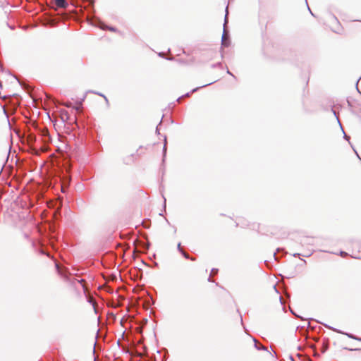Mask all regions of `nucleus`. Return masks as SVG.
I'll list each match as a JSON object with an SVG mask.
<instances>
[{"instance_id": "nucleus-28", "label": "nucleus", "mask_w": 361, "mask_h": 361, "mask_svg": "<svg viewBox=\"0 0 361 361\" xmlns=\"http://www.w3.org/2000/svg\"><path fill=\"white\" fill-rule=\"evenodd\" d=\"M308 9H309V11H310V12L311 15L314 16L313 13L311 11V10H310V8L309 7H308Z\"/></svg>"}, {"instance_id": "nucleus-14", "label": "nucleus", "mask_w": 361, "mask_h": 361, "mask_svg": "<svg viewBox=\"0 0 361 361\" xmlns=\"http://www.w3.org/2000/svg\"><path fill=\"white\" fill-rule=\"evenodd\" d=\"M177 248H178V250L180 252H182L183 251V249H182V247H181V244H180V243H179L178 244V245H177Z\"/></svg>"}, {"instance_id": "nucleus-3", "label": "nucleus", "mask_w": 361, "mask_h": 361, "mask_svg": "<svg viewBox=\"0 0 361 361\" xmlns=\"http://www.w3.org/2000/svg\"><path fill=\"white\" fill-rule=\"evenodd\" d=\"M215 82H216V80H215V81H213V82H209V83H207V84H206V85H202V86H201V87H196V88H194V89H193V90H192L190 92L185 93L184 95H182L181 97H179L177 99V101H178V102H180V101L183 97H190V95L192 93L197 92L199 89L202 88V87H207V86H209V85H212V84L214 83Z\"/></svg>"}, {"instance_id": "nucleus-38", "label": "nucleus", "mask_w": 361, "mask_h": 361, "mask_svg": "<svg viewBox=\"0 0 361 361\" xmlns=\"http://www.w3.org/2000/svg\"><path fill=\"white\" fill-rule=\"evenodd\" d=\"M74 275L78 276V274L76 273V271H74Z\"/></svg>"}, {"instance_id": "nucleus-26", "label": "nucleus", "mask_w": 361, "mask_h": 361, "mask_svg": "<svg viewBox=\"0 0 361 361\" xmlns=\"http://www.w3.org/2000/svg\"><path fill=\"white\" fill-rule=\"evenodd\" d=\"M156 133H158V134L159 133V129H158V126H157V128H156Z\"/></svg>"}, {"instance_id": "nucleus-30", "label": "nucleus", "mask_w": 361, "mask_h": 361, "mask_svg": "<svg viewBox=\"0 0 361 361\" xmlns=\"http://www.w3.org/2000/svg\"><path fill=\"white\" fill-rule=\"evenodd\" d=\"M64 186H62V192H65V190H64Z\"/></svg>"}, {"instance_id": "nucleus-13", "label": "nucleus", "mask_w": 361, "mask_h": 361, "mask_svg": "<svg viewBox=\"0 0 361 361\" xmlns=\"http://www.w3.org/2000/svg\"><path fill=\"white\" fill-rule=\"evenodd\" d=\"M92 92L96 94H97V95H99V96L104 97V99L106 100V102H108V99L106 98V97L104 94H103L102 93L97 92Z\"/></svg>"}, {"instance_id": "nucleus-40", "label": "nucleus", "mask_w": 361, "mask_h": 361, "mask_svg": "<svg viewBox=\"0 0 361 361\" xmlns=\"http://www.w3.org/2000/svg\"><path fill=\"white\" fill-rule=\"evenodd\" d=\"M92 306L94 307V309L96 311V309H95V307H94V304H92Z\"/></svg>"}, {"instance_id": "nucleus-16", "label": "nucleus", "mask_w": 361, "mask_h": 361, "mask_svg": "<svg viewBox=\"0 0 361 361\" xmlns=\"http://www.w3.org/2000/svg\"><path fill=\"white\" fill-rule=\"evenodd\" d=\"M347 255H348V254H347L345 252H344V251H341V252H340V255H341V256H342V257H345V256H346Z\"/></svg>"}, {"instance_id": "nucleus-5", "label": "nucleus", "mask_w": 361, "mask_h": 361, "mask_svg": "<svg viewBox=\"0 0 361 361\" xmlns=\"http://www.w3.org/2000/svg\"><path fill=\"white\" fill-rule=\"evenodd\" d=\"M94 20H95V21L98 22L100 25H98L103 30H111L112 32H116L117 30L116 27H112V26H106V25H103V23L102 22H100V20L94 17Z\"/></svg>"}, {"instance_id": "nucleus-34", "label": "nucleus", "mask_w": 361, "mask_h": 361, "mask_svg": "<svg viewBox=\"0 0 361 361\" xmlns=\"http://www.w3.org/2000/svg\"><path fill=\"white\" fill-rule=\"evenodd\" d=\"M282 250V249H281V248H277L276 251H277V252H279V251H280V250Z\"/></svg>"}, {"instance_id": "nucleus-11", "label": "nucleus", "mask_w": 361, "mask_h": 361, "mask_svg": "<svg viewBox=\"0 0 361 361\" xmlns=\"http://www.w3.org/2000/svg\"><path fill=\"white\" fill-rule=\"evenodd\" d=\"M182 254V255L187 259H190L192 261L194 260V258L192 257H190V255L188 254H187L185 252L183 251L182 252H180Z\"/></svg>"}, {"instance_id": "nucleus-8", "label": "nucleus", "mask_w": 361, "mask_h": 361, "mask_svg": "<svg viewBox=\"0 0 361 361\" xmlns=\"http://www.w3.org/2000/svg\"><path fill=\"white\" fill-rule=\"evenodd\" d=\"M230 39H229V37H224V36H222V38H221V45L225 47H228L229 45H230Z\"/></svg>"}, {"instance_id": "nucleus-18", "label": "nucleus", "mask_w": 361, "mask_h": 361, "mask_svg": "<svg viewBox=\"0 0 361 361\" xmlns=\"http://www.w3.org/2000/svg\"><path fill=\"white\" fill-rule=\"evenodd\" d=\"M354 340H356V341H361V338L360 337H358L357 336H355V337H353Z\"/></svg>"}, {"instance_id": "nucleus-19", "label": "nucleus", "mask_w": 361, "mask_h": 361, "mask_svg": "<svg viewBox=\"0 0 361 361\" xmlns=\"http://www.w3.org/2000/svg\"><path fill=\"white\" fill-rule=\"evenodd\" d=\"M361 80V76L359 78V79H358V80H357V83H356V89H357V90L358 91V92L361 93V92H360V90H359V89H358V87H357V83H358V82H359V80Z\"/></svg>"}, {"instance_id": "nucleus-33", "label": "nucleus", "mask_w": 361, "mask_h": 361, "mask_svg": "<svg viewBox=\"0 0 361 361\" xmlns=\"http://www.w3.org/2000/svg\"><path fill=\"white\" fill-rule=\"evenodd\" d=\"M290 359L292 361H294L293 357L292 356H290Z\"/></svg>"}, {"instance_id": "nucleus-37", "label": "nucleus", "mask_w": 361, "mask_h": 361, "mask_svg": "<svg viewBox=\"0 0 361 361\" xmlns=\"http://www.w3.org/2000/svg\"><path fill=\"white\" fill-rule=\"evenodd\" d=\"M280 301H281V303L283 304L281 297L280 298Z\"/></svg>"}, {"instance_id": "nucleus-2", "label": "nucleus", "mask_w": 361, "mask_h": 361, "mask_svg": "<svg viewBox=\"0 0 361 361\" xmlns=\"http://www.w3.org/2000/svg\"><path fill=\"white\" fill-rule=\"evenodd\" d=\"M82 2L87 3V6H85V9L87 11L88 16L90 17L91 16H94L95 10L94 8V0H82Z\"/></svg>"}, {"instance_id": "nucleus-17", "label": "nucleus", "mask_w": 361, "mask_h": 361, "mask_svg": "<svg viewBox=\"0 0 361 361\" xmlns=\"http://www.w3.org/2000/svg\"><path fill=\"white\" fill-rule=\"evenodd\" d=\"M211 272L212 274H216L218 272V269L213 268Z\"/></svg>"}, {"instance_id": "nucleus-41", "label": "nucleus", "mask_w": 361, "mask_h": 361, "mask_svg": "<svg viewBox=\"0 0 361 361\" xmlns=\"http://www.w3.org/2000/svg\"><path fill=\"white\" fill-rule=\"evenodd\" d=\"M0 70H2V66L0 64Z\"/></svg>"}, {"instance_id": "nucleus-35", "label": "nucleus", "mask_w": 361, "mask_h": 361, "mask_svg": "<svg viewBox=\"0 0 361 361\" xmlns=\"http://www.w3.org/2000/svg\"><path fill=\"white\" fill-rule=\"evenodd\" d=\"M298 255H299V254H298V253L297 254H293V256H295V257L298 256Z\"/></svg>"}, {"instance_id": "nucleus-10", "label": "nucleus", "mask_w": 361, "mask_h": 361, "mask_svg": "<svg viewBox=\"0 0 361 361\" xmlns=\"http://www.w3.org/2000/svg\"><path fill=\"white\" fill-rule=\"evenodd\" d=\"M227 22H228L227 15H226L225 20H224V32H223V35H222L224 37H229L228 32L226 30V24L227 23Z\"/></svg>"}, {"instance_id": "nucleus-20", "label": "nucleus", "mask_w": 361, "mask_h": 361, "mask_svg": "<svg viewBox=\"0 0 361 361\" xmlns=\"http://www.w3.org/2000/svg\"><path fill=\"white\" fill-rule=\"evenodd\" d=\"M290 312L294 315L296 317H300L301 318L299 315L296 314L291 309L290 310Z\"/></svg>"}, {"instance_id": "nucleus-27", "label": "nucleus", "mask_w": 361, "mask_h": 361, "mask_svg": "<svg viewBox=\"0 0 361 361\" xmlns=\"http://www.w3.org/2000/svg\"><path fill=\"white\" fill-rule=\"evenodd\" d=\"M354 151L355 152L356 155L357 156V157L361 160V158L359 157L358 153L355 149H354Z\"/></svg>"}, {"instance_id": "nucleus-7", "label": "nucleus", "mask_w": 361, "mask_h": 361, "mask_svg": "<svg viewBox=\"0 0 361 361\" xmlns=\"http://www.w3.org/2000/svg\"><path fill=\"white\" fill-rule=\"evenodd\" d=\"M252 340H253V341H254V343H255V347L258 350H265V351H267V348L265 346H264V345H259V344L257 343V339H256L255 338H254V337H253V338H252Z\"/></svg>"}, {"instance_id": "nucleus-23", "label": "nucleus", "mask_w": 361, "mask_h": 361, "mask_svg": "<svg viewBox=\"0 0 361 361\" xmlns=\"http://www.w3.org/2000/svg\"><path fill=\"white\" fill-rule=\"evenodd\" d=\"M227 73L233 76V75L231 73V71L228 69H227Z\"/></svg>"}, {"instance_id": "nucleus-32", "label": "nucleus", "mask_w": 361, "mask_h": 361, "mask_svg": "<svg viewBox=\"0 0 361 361\" xmlns=\"http://www.w3.org/2000/svg\"><path fill=\"white\" fill-rule=\"evenodd\" d=\"M325 351H326V348H322V353H324Z\"/></svg>"}, {"instance_id": "nucleus-29", "label": "nucleus", "mask_w": 361, "mask_h": 361, "mask_svg": "<svg viewBox=\"0 0 361 361\" xmlns=\"http://www.w3.org/2000/svg\"><path fill=\"white\" fill-rule=\"evenodd\" d=\"M274 257L275 259H277L276 252L274 253Z\"/></svg>"}, {"instance_id": "nucleus-39", "label": "nucleus", "mask_w": 361, "mask_h": 361, "mask_svg": "<svg viewBox=\"0 0 361 361\" xmlns=\"http://www.w3.org/2000/svg\"><path fill=\"white\" fill-rule=\"evenodd\" d=\"M74 275L78 276V274L76 273V271H74Z\"/></svg>"}, {"instance_id": "nucleus-15", "label": "nucleus", "mask_w": 361, "mask_h": 361, "mask_svg": "<svg viewBox=\"0 0 361 361\" xmlns=\"http://www.w3.org/2000/svg\"><path fill=\"white\" fill-rule=\"evenodd\" d=\"M343 133H344L343 138H344L345 140H347V141H348V142H349L350 136H349V135H346L344 132H343Z\"/></svg>"}, {"instance_id": "nucleus-25", "label": "nucleus", "mask_w": 361, "mask_h": 361, "mask_svg": "<svg viewBox=\"0 0 361 361\" xmlns=\"http://www.w3.org/2000/svg\"><path fill=\"white\" fill-rule=\"evenodd\" d=\"M163 54H164V53H163V52H160V53L159 54V56H161V57H163Z\"/></svg>"}, {"instance_id": "nucleus-36", "label": "nucleus", "mask_w": 361, "mask_h": 361, "mask_svg": "<svg viewBox=\"0 0 361 361\" xmlns=\"http://www.w3.org/2000/svg\"><path fill=\"white\" fill-rule=\"evenodd\" d=\"M274 289L276 290V292H278L277 289H276V287L274 286Z\"/></svg>"}, {"instance_id": "nucleus-4", "label": "nucleus", "mask_w": 361, "mask_h": 361, "mask_svg": "<svg viewBox=\"0 0 361 361\" xmlns=\"http://www.w3.org/2000/svg\"><path fill=\"white\" fill-rule=\"evenodd\" d=\"M323 324L325 327L328 328L329 329H331V330H333L334 331L338 332V333H341V334H343L346 335V336H347L348 338H352V339H353V337H355V335H354V334H351V333H343V332H342V331H339V330H338V329H335V328H333V327H331V326H329V325H327V324Z\"/></svg>"}, {"instance_id": "nucleus-24", "label": "nucleus", "mask_w": 361, "mask_h": 361, "mask_svg": "<svg viewBox=\"0 0 361 361\" xmlns=\"http://www.w3.org/2000/svg\"><path fill=\"white\" fill-rule=\"evenodd\" d=\"M240 322H241L242 325H243V318H242L241 314H240Z\"/></svg>"}, {"instance_id": "nucleus-31", "label": "nucleus", "mask_w": 361, "mask_h": 361, "mask_svg": "<svg viewBox=\"0 0 361 361\" xmlns=\"http://www.w3.org/2000/svg\"><path fill=\"white\" fill-rule=\"evenodd\" d=\"M208 281H210V282H211V281H212V279H211V276H209V277L208 278Z\"/></svg>"}, {"instance_id": "nucleus-22", "label": "nucleus", "mask_w": 361, "mask_h": 361, "mask_svg": "<svg viewBox=\"0 0 361 361\" xmlns=\"http://www.w3.org/2000/svg\"><path fill=\"white\" fill-rule=\"evenodd\" d=\"M166 59L169 60V61H171L173 59V57H167V58H166Z\"/></svg>"}, {"instance_id": "nucleus-9", "label": "nucleus", "mask_w": 361, "mask_h": 361, "mask_svg": "<svg viewBox=\"0 0 361 361\" xmlns=\"http://www.w3.org/2000/svg\"><path fill=\"white\" fill-rule=\"evenodd\" d=\"M164 147H163V161H164V159H165L166 154L167 141H166V135H164Z\"/></svg>"}, {"instance_id": "nucleus-12", "label": "nucleus", "mask_w": 361, "mask_h": 361, "mask_svg": "<svg viewBox=\"0 0 361 361\" xmlns=\"http://www.w3.org/2000/svg\"><path fill=\"white\" fill-rule=\"evenodd\" d=\"M212 68H222V63H221V62H218L216 63H214L212 65Z\"/></svg>"}, {"instance_id": "nucleus-21", "label": "nucleus", "mask_w": 361, "mask_h": 361, "mask_svg": "<svg viewBox=\"0 0 361 361\" xmlns=\"http://www.w3.org/2000/svg\"><path fill=\"white\" fill-rule=\"evenodd\" d=\"M162 197L164 198V207L165 208L166 207V198L164 197V196L163 195H162Z\"/></svg>"}, {"instance_id": "nucleus-1", "label": "nucleus", "mask_w": 361, "mask_h": 361, "mask_svg": "<svg viewBox=\"0 0 361 361\" xmlns=\"http://www.w3.org/2000/svg\"><path fill=\"white\" fill-rule=\"evenodd\" d=\"M56 269L59 274H60L64 279V280L66 281L69 282L72 285H73L75 282H78V283H80L82 285V287L83 288L84 292L86 291V288H85V284H84L85 281L83 279H73L72 280L70 278V276L72 274L69 272L68 269L67 268H66V267H61L59 266V264H57V263H56Z\"/></svg>"}, {"instance_id": "nucleus-6", "label": "nucleus", "mask_w": 361, "mask_h": 361, "mask_svg": "<svg viewBox=\"0 0 361 361\" xmlns=\"http://www.w3.org/2000/svg\"><path fill=\"white\" fill-rule=\"evenodd\" d=\"M54 2L56 5L59 8H66L68 6L66 0H54Z\"/></svg>"}]
</instances>
